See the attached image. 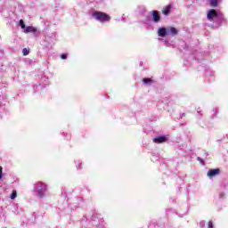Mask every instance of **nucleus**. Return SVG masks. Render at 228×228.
<instances>
[{
  "label": "nucleus",
  "instance_id": "f257e3e1",
  "mask_svg": "<svg viewBox=\"0 0 228 228\" xmlns=\"http://www.w3.org/2000/svg\"><path fill=\"white\" fill-rule=\"evenodd\" d=\"M93 17L99 20L100 22H110L111 20V16L106 12H93Z\"/></svg>",
  "mask_w": 228,
  "mask_h": 228
},
{
  "label": "nucleus",
  "instance_id": "f03ea898",
  "mask_svg": "<svg viewBox=\"0 0 228 228\" xmlns=\"http://www.w3.org/2000/svg\"><path fill=\"white\" fill-rule=\"evenodd\" d=\"M35 190L37 191L39 197H44V193L47 191V184L42 182H38L37 183L35 184Z\"/></svg>",
  "mask_w": 228,
  "mask_h": 228
},
{
  "label": "nucleus",
  "instance_id": "7ed1b4c3",
  "mask_svg": "<svg viewBox=\"0 0 228 228\" xmlns=\"http://www.w3.org/2000/svg\"><path fill=\"white\" fill-rule=\"evenodd\" d=\"M218 17V12L215 9H210L207 14L208 20H210V22H213L215 19Z\"/></svg>",
  "mask_w": 228,
  "mask_h": 228
},
{
  "label": "nucleus",
  "instance_id": "20e7f679",
  "mask_svg": "<svg viewBox=\"0 0 228 228\" xmlns=\"http://www.w3.org/2000/svg\"><path fill=\"white\" fill-rule=\"evenodd\" d=\"M207 175L208 177H216V175H220V168L209 169Z\"/></svg>",
  "mask_w": 228,
  "mask_h": 228
},
{
  "label": "nucleus",
  "instance_id": "39448f33",
  "mask_svg": "<svg viewBox=\"0 0 228 228\" xmlns=\"http://www.w3.org/2000/svg\"><path fill=\"white\" fill-rule=\"evenodd\" d=\"M166 142H168L167 136H157L153 139L154 143H165Z\"/></svg>",
  "mask_w": 228,
  "mask_h": 228
},
{
  "label": "nucleus",
  "instance_id": "423d86ee",
  "mask_svg": "<svg viewBox=\"0 0 228 228\" xmlns=\"http://www.w3.org/2000/svg\"><path fill=\"white\" fill-rule=\"evenodd\" d=\"M151 15L153 17V21L159 22V20H161V16L158 11H152Z\"/></svg>",
  "mask_w": 228,
  "mask_h": 228
},
{
  "label": "nucleus",
  "instance_id": "0eeeda50",
  "mask_svg": "<svg viewBox=\"0 0 228 228\" xmlns=\"http://www.w3.org/2000/svg\"><path fill=\"white\" fill-rule=\"evenodd\" d=\"M167 33L168 32L167 31V29L165 28H160L158 30L159 37H162V38L167 37Z\"/></svg>",
  "mask_w": 228,
  "mask_h": 228
},
{
  "label": "nucleus",
  "instance_id": "6e6552de",
  "mask_svg": "<svg viewBox=\"0 0 228 228\" xmlns=\"http://www.w3.org/2000/svg\"><path fill=\"white\" fill-rule=\"evenodd\" d=\"M24 33H37V28L28 26V27L25 28Z\"/></svg>",
  "mask_w": 228,
  "mask_h": 228
},
{
  "label": "nucleus",
  "instance_id": "1a4fd4ad",
  "mask_svg": "<svg viewBox=\"0 0 228 228\" xmlns=\"http://www.w3.org/2000/svg\"><path fill=\"white\" fill-rule=\"evenodd\" d=\"M170 10H172V5H167L163 10H162V13L164 15H168V13H170Z\"/></svg>",
  "mask_w": 228,
  "mask_h": 228
},
{
  "label": "nucleus",
  "instance_id": "9d476101",
  "mask_svg": "<svg viewBox=\"0 0 228 228\" xmlns=\"http://www.w3.org/2000/svg\"><path fill=\"white\" fill-rule=\"evenodd\" d=\"M167 33H170L171 35H177L178 31H177V28H175L174 27H170L167 29Z\"/></svg>",
  "mask_w": 228,
  "mask_h": 228
},
{
  "label": "nucleus",
  "instance_id": "9b49d317",
  "mask_svg": "<svg viewBox=\"0 0 228 228\" xmlns=\"http://www.w3.org/2000/svg\"><path fill=\"white\" fill-rule=\"evenodd\" d=\"M218 3H220V0H211L210 1L211 8H216V6H218Z\"/></svg>",
  "mask_w": 228,
  "mask_h": 228
},
{
  "label": "nucleus",
  "instance_id": "f8f14e48",
  "mask_svg": "<svg viewBox=\"0 0 228 228\" xmlns=\"http://www.w3.org/2000/svg\"><path fill=\"white\" fill-rule=\"evenodd\" d=\"M143 85H152L154 81L151 78H142Z\"/></svg>",
  "mask_w": 228,
  "mask_h": 228
},
{
  "label": "nucleus",
  "instance_id": "ddd939ff",
  "mask_svg": "<svg viewBox=\"0 0 228 228\" xmlns=\"http://www.w3.org/2000/svg\"><path fill=\"white\" fill-rule=\"evenodd\" d=\"M11 200H15L17 199V191H12V193L10 195Z\"/></svg>",
  "mask_w": 228,
  "mask_h": 228
},
{
  "label": "nucleus",
  "instance_id": "4468645a",
  "mask_svg": "<svg viewBox=\"0 0 228 228\" xmlns=\"http://www.w3.org/2000/svg\"><path fill=\"white\" fill-rule=\"evenodd\" d=\"M22 54L23 56H28V54H29V48H24L22 50Z\"/></svg>",
  "mask_w": 228,
  "mask_h": 228
},
{
  "label": "nucleus",
  "instance_id": "2eb2a0df",
  "mask_svg": "<svg viewBox=\"0 0 228 228\" xmlns=\"http://www.w3.org/2000/svg\"><path fill=\"white\" fill-rule=\"evenodd\" d=\"M20 26L21 29H26V24L24 23V20H20Z\"/></svg>",
  "mask_w": 228,
  "mask_h": 228
},
{
  "label": "nucleus",
  "instance_id": "dca6fc26",
  "mask_svg": "<svg viewBox=\"0 0 228 228\" xmlns=\"http://www.w3.org/2000/svg\"><path fill=\"white\" fill-rule=\"evenodd\" d=\"M197 160L200 161V163H201V165H204V159H202L200 157H198Z\"/></svg>",
  "mask_w": 228,
  "mask_h": 228
},
{
  "label": "nucleus",
  "instance_id": "f3484780",
  "mask_svg": "<svg viewBox=\"0 0 228 228\" xmlns=\"http://www.w3.org/2000/svg\"><path fill=\"white\" fill-rule=\"evenodd\" d=\"M61 60H67V54L61 53Z\"/></svg>",
  "mask_w": 228,
  "mask_h": 228
},
{
  "label": "nucleus",
  "instance_id": "a211bd4d",
  "mask_svg": "<svg viewBox=\"0 0 228 228\" xmlns=\"http://www.w3.org/2000/svg\"><path fill=\"white\" fill-rule=\"evenodd\" d=\"M3 179V167L0 166V180Z\"/></svg>",
  "mask_w": 228,
  "mask_h": 228
},
{
  "label": "nucleus",
  "instance_id": "6ab92c4d",
  "mask_svg": "<svg viewBox=\"0 0 228 228\" xmlns=\"http://www.w3.org/2000/svg\"><path fill=\"white\" fill-rule=\"evenodd\" d=\"M76 167H77V170H79V169L82 168V167H81V163H79V162H77Z\"/></svg>",
  "mask_w": 228,
  "mask_h": 228
},
{
  "label": "nucleus",
  "instance_id": "aec40b11",
  "mask_svg": "<svg viewBox=\"0 0 228 228\" xmlns=\"http://www.w3.org/2000/svg\"><path fill=\"white\" fill-rule=\"evenodd\" d=\"M208 228H213V224H212L211 221H208Z\"/></svg>",
  "mask_w": 228,
  "mask_h": 228
}]
</instances>
